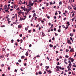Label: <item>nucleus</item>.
<instances>
[{
	"label": "nucleus",
	"instance_id": "nucleus-14",
	"mask_svg": "<svg viewBox=\"0 0 76 76\" xmlns=\"http://www.w3.org/2000/svg\"><path fill=\"white\" fill-rule=\"evenodd\" d=\"M70 60H71L72 61V62H73V61H74V59L73 58H72Z\"/></svg>",
	"mask_w": 76,
	"mask_h": 76
},
{
	"label": "nucleus",
	"instance_id": "nucleus-17",
	"mask_svg": "<svg viewBox=\"0 0 76 76\" xmlns=\"http://www.w3.org/2000/svg\"><path fill=\"white\" fill-rule=\"evenodd\" d=\"M47 72H49L50 73H51V70H49V71L48 70Z\"/></svg>",
	"mask_w": 76,
	"mask_h": 76
},
{
	"label": "nucleus",
	"instance_id": "nucleus-43",
	"mask_svg": "<svg viewBox=\"0 0 76 76\" xmlns=\"http://www.w3.org/2000/svg\"><path fill=\"white\" fill-rule=\"evenodd\" d=\"M25 30L26 31H27V30H28V28H25Z\"/></svg>",
	"mask_w": 76,
	"mask_h": 76
},
{
	"label": "nucleus",
	"instance_id": "nucleus-56",
	"mask_svg": "<svg viewBox=\"0 0 76 76\" xmlns=\"http://www.w3.org/2000/svg\"><path fill=\"white\" fill-rule=\"evenodd\" d=\"M70 38L71 39V40L72 41V37H70Z\"/></svg>",
	"mask_w": 76,
	"mask_h": 76
},
{
	"label": "nucleus",
	"instance_id": "nucleus-53",
	"mask_svg": "<svg viewBox=\"0 0 76 76\" xmlns=\"http://www.w3.org/2000/svg\"><path fill=\"white\" fill-rule=\"evenodd\" d=\"M53 30H54V31H56V28H54Z\"/></svg>",
	"mask_w": 76,
	"mask_h": 76
},
{
	"label": "nucleus",
	"instance_id": "nucleus-44",
	"mask_svg": "<svg viewBox=\"0 0 76 76\" xmlns=\"http://www.w3.org/2000/svg\"><path fill=\"white\" fill-rule=\"evenodd\" d=\"M24 66H26V63H25L24 64Z\"/></svg>",
	"mask_w": 76,
	"mask_h": 76
},
{
	"label": "nucleus",
	"instance_id": "nucleus-41",
	"mask_svg": "<svg viewBox=\"0 0 76 76\" xmlns=\"http://www.w3.org/2000/svg\"><path fill=\"white\" fill-rule=\"evenodd\" d=\"M72 66L74 67H76V66L75 65H73Z\"/></svg>",
	"mask_w": 76,
	"mask_h": 76
},
{
	"label": "nucleus",
	"instance_id": "nucleus-51",
	"mask_svg": "<svg viewBox=\"0 0 76 76\" xmlns=\"http://www.w3.org/2000/svg\"><path fill=\"white\" fill-rule=\"evenodd\" d=\"M31 46H32V45L31 44H30L29 45V47H31Z\"/></svg>",
	"mask_w": 76,
	"mask_h": 76
},
{
	"label": "nucleus",
	"instance_id": "nucleus-46",
	"mask_svg": "<svg viewBox=\"0 0 76 76\" xmlns=\"http://www.w3.org/2000/svg\"><path fill=\"white\" fill-rule=\"evenodd\" d=\"M66 53H67V52H68V51H69V50H67V49H66Z\"/></svg>",
	"mask_w": 76,
	"mask_h": 76
},
{
	"label": "nucleus",
	"instance_id": "nucleus-50",
	"mask_svg": "<svg viewBox=\"0 0 76 76\" xmlns=\"http://www.w3.org/2000/svg\"><path fill=\"white\" fill-rule=\"evenodd\" d=\"M10 4H9L8 5V7L9 8V7H10Z\"/></svg>",
	"mask_w": 76,
	"mask_h": 76
},
{
	"label": "nucleus",
	"instance_id": "nucleus-57",
	"mask_svg": "<svg viewBox=\"0 0 76 76\" xmlns=\"http://www.w3.org/2000/svg\"><path fill=\"white\" fill-rule=\"evenodd\" d=\"M50 4H53V3L51 2H50Z\"/></svg>",
	"mask_w": 76,
	"mask_h": 76
},
{
	"label": "nucleus",
	"instance_id": "nucleus-6",
	"mask_svg": "<svg viewBox=\"0 0 76 76\" xmlns=\"http://www.w3.org/2000/svg\"><path fill=\"white\" fill-rule=\"evenodd\" d=\"M6 8H7V5H6L4 7V10H6Z\"/></svg>",
	"mask_w": 76,
	"mask_h": 76
},
{
	"label": "nucleus",
	"instance_id": "nucleus-4",
	"mask_svg": "<svg viewBox=\"0 0 76 76\" xmlns=\"http://www.w3.org/2000/svg\"><path fill=\"white\" fill-rule=\"evenodd\" d=\"M70 52H73L74 51L73 48H72L69 51Z\"/></svg>",
	"mask_w": 76,
	"mask_h": 76
},
{
	"label": "nucleus",
	"instance_id": "nucleus-25",
	"mask_svg": "<svg viewBox=\"0 0 76 76\" xmlns=\"http://www.w3.org/2000/svg\"><path fill=\"white\" fill-rule=\"evenodd\" d=\"M70 41L68 40L67 41V43H69V44H70Z\"/></svg>",
	"mask_w": 76,
	"mask_h": 76
},
{
	"label": "nucleus",
	"instance_id": "nucleus-21",
	"mask_svg": "<svg viewBox=\"0 0 76 76\" xmlns=\"http://www.w3.org/2000/svg\"><path fill=\"white\" fill-rule=\"evenodd\" d=\"M58 32H61V30H60V29L58 30Z\"/></svg>",
	"mask_w": 76,
	"mask_h": 76
},
{
	"label": "nucleus",
	"instance_id": "nucleus-47",
	"mask_svg": "<svg viewBox=\"0 0 76 76\" xmlns=\"http://www.w3.org/2000/svg\"><path fill=\"white\" fill-rule=\"evenodd\" d=\"M25 1L23 2L22 3V4H25Z\"/></svg>",
	"mask_w": 76,
	"mask_h": 76
},
{
	"label": "nucleus",
	"instance_id": "nucleus-35",
	"mask_svg": "<svg viewBox=\"0 0 76 76\" xmlns=\"http://www.w3.org/2000/svg\"><path fill=\"white\" fill-rule=\"evenodd\" d=\"M20 37H22V34H21L20 35H19Z\"/></svg>",
	"mask_w": 76,
	"mask_h": 76
},
{
	"label": "nucleus",
	"instance_id": "nucleus-7",
	"mask_svg": "<svg viewBox=\"0 0 76 76\" xmlns=\"http://www.w3.org/2000/svg\"><path fill=\"white\" fill-rule=\"evenodd\" d=\"M20 20H25V19L23 18H21V17H20Z\"/></svg>",
	"mask_w": 76,
	"mask_h": 76
},
{
	"label": "nucleus",
	"instance_id": "nucleus-29",
	"mask_svg": "<svg viewBox=\"0 0 76 76\" xmlns=\"http://www.w3.org/2000/svg\"><path fill=\"white\" fill-rule=\"evenodd\" d=\"M25 58V56H21V58H22H22Z\"/></svg>",
	"mask_w": 76,
	"mask_h": 76
},
{
	"label": "nucleus",
	"instance_id": "nucleus-3",
	"mask_svg": "<svg viewBox=\"0 0 76 76\" xmlns=\"http://www.w3.org/2000/svg\"><path fill=\"white\" fill-rule=\"evenodd\" d=\"M32 9V8L31 7H30L28 9V10L27 11V13L28 14V13H29V12L30 11V10H31Z\"/></svg>",
	"mask_w": 76,
	"mask_h": 76
},
{
	"label": "nucleus",
	"instance_id": "nucleus-31",
	"mask_svg": "<svg viewBox=\"0 0 76 76\" xmlns=\"http://www.w3.org/2000/svg\"><path fill=\"white\" fill-rule=\"evenodd\" d=\"M11 41L12 42V43H13V41H14V40L13 39H12L11 40Z\"/></svg>",
	"mask_w": 76,
	"mask_h": 76
},
{
	"label": "nucleus",
	"instance_id": "nucleus-13",
	"mask_svg": "<svg viewBox=\"0 0 76 76\" xmlns=\"http://www.w3.org/2000/svg\"><path fill=\"white\" fill-rule=\"evenodd\" d=\"M1 58H3V57H4V56L3 55H2L0 56Z\"/></svg>",
	"mask_w": 76,
	"mask_h": 76
},
{
	"label": "nucleus",
	"instance_id": "nucleus-54",
	"mask_svg": "<svg viewBox=\"0 0 76 76\" xmlns=\"http://www.w3.org/2000/svg\"><path fill=\"white\" fill-rule=\"evenodd\" d=\"M58 12H59V14H61V12H60V11H58Z\"/></svg>",
	"mask_w": 76,
	"mask_h": 76
},
{
	"label": "nucleus",
	"instance_id": "nucleus-8",
	"mask_svg": "<svg viewBox=\"0 0 76 76\" xmlns=\"http://www.w3.org/2000/svg\"><path fill=\"white\" fill-rule=\"evenodd\" d=\"M25 55L26 56H28V51H27Z\"/></svg>",
	"mask_w": 76,
	"mask_h": 76
},
{
	"label": "nucleus",
	"instance_id": "nucleus-24",
	"mask_svg": "<svg viewBox=\"0 0 76 76\" xmlns=\"http://www.w3.org/2000/svg\"><path fill=\"white\" fill-rule=\"evenodd\" d=\"M2 50L4 51H6V50H5V49H4V48H3L2 49Z\"/></svg>",
	"mask_w": 76,
	"mask_h": 76
},
{
	"label": "nucleus",
	"instance_id": "nucleus-60",
	"mask_svg": "<svg viewBox=\"0 0 76 76\" xmlns=\"http://www.w3.org/2000/svg\"><path fill=\"white\" fill-rule=\"evenodd\" d=\"M70 74H71V72H69V75H70Z\"/></svg>",
	"mask_w": 76,
	"mask_h": 76
},
{
	"label": "nucleus",
	"instance_id": "nucleus-33",
	"mask_svg": "<svg viewBox=\"0 0 76 76\" xmlns=\"http://www.w3.org/2000/svg\"><path fill=\"white\" fill-rule=\"evenodd\" d=\"M20 41H21V42H20L21 43H22V42H23V40L22 39H21L20 40Z\"/></svg>",
	"mask_w": 76,
	"mask_h": 76
},
{
	"label": "nucleus",
	"instance_id": "nucleus-63",
	"mask_svg": "<svg viewBox=\"0 0 76 76\" xmlns=\"http://www.w3.org/2000/svg\"><path fill=\"white\" fill-rule=\"evenodd\" d=\"M50 16H48L47 17V18H48V19H50Z\"/></svg>",
	"mask_w": 76,
	"mask_h": 76
},
{
	"label": "nucleus",
	"instance_id": "nucleus-2",
	"mask_svg": "<svg viewBox=\"0 0 76 76\" xmlns=\"http://www.w3.org/2000/svg\"><path fill=\"white\" fill-rule=\"evenodd\" d=\"M34 5V4L33 3H32V1H30L29 2V4L27 5V6H29V7H31L32 6H33Z\"/></svg>",
	"mask_w": 76,
	"mask_h": 76
},
{
	"label": "nucleus",
	"instance_id": "nucleus-20",
	"mask_svg": "<svg viewBox=\"0 0 76 76\" xmlns=\"http://www.w3.org/2000/svg\"><path fill=\"white\" fill-rule=\"evenodd\" d=\"M68 8L69 9H71V7L70 6H69L68 7Z\"/></svg>",
	"mask_w": 76,
	"mask_h": 76
},
{
	"label": "nucleus",
	"instance_id": "nucleus-52",
	"mask_svg": "<svg viewBox=\"0 0 76 76\" xmlns=\"http://www.w3.org/2000/svg\"><path fill=\"white\" fill-rule=\"evenodd\" d=\"M11 1V0H10V1H8V3H10V1Z\"/></svg>",
	"mask_w": 76,
	"mask_h": 76
},
{
	"label": "nucleus",
	"instance_id": "nucleus-22",
	"mask_svg": "<svg viewBox=\"0 0 76 76\" xmlns=\"http://www.w3.org/2000/svg\"><path fill=\"white\" fill-rule=\"evenodd\" d=\"M73 9L74 10H76V6H74V7L73 8Z\"/></svg>",
	"mask_w": 76,
	"mask_h": 76
},
{
	"label": "nucleus",
	"instance_id": "nucleus-23",
	"mask_svg": "<svg viewBox=\"0 0 76 76\" xmlns=\"http://www.w3.org/2000/svg\"><path fill=\"white\" fill-rule=\"evenodd\" d=\"M56 68L57 69H59V67H58V66H56Z\"/></svg>",
	"mask_w": 76,
	"mask_h": 76
},
{
	"label": "nucleus",
	"instance_id": "nucleus-42",
	"mask_svg": "<svg viewBox=\"0 0 76 76\" xmlns=\"http://www.w3.org/2000/svg\"><path fill=\"white\" fill-rule=\"evenodd\" d=\"M21 61H21V60H20V59L18 60V62H20V63Z\"/></svg>",
	"mask_w": 76,
	"mask_h": 76
},
{
	"label": "nucleus",
	"instance_id": "nucleus-1",
	"mask_svg": "<svg viewBox=\"0 0 76 76\" xmlns=\"http://www.w3.org/2000/svg\"><path fill=\"white\" fill-rule=\"evenodd\" d=\"M71 66H72V64L70 63L69 64V66H68L67 67V68L68 69V71H70V70L72 71V68H71Z\"/></svg>",
	"mask_w": 76,
	"mask_h": 76
},
{
	"label": "nucleus",
	"instance_id": "nucleus-28",
	"mask_svg": "<svg viewBox=\"0 0 76 76\" xmlns=\"http://www.w3.org/2000/svg\"><path fill=\"white\" fill-rule=\"evenodd\" d=\"M68 26H67L65 27V29H67L68 28Z\"/></svg>",
	"mask_w": 76,
	"mask_h": 76
},
{
	"label": "nucleus",
	"instance_id": "nucleus-9",
	"mask_svg": "<svg viewBox=\"0 0 76 76\" xmlns=\"http://www.w3.org/2000/svg\"><path fill=\"white\" fill-rule=\"evenodd\" d=\"M49 46L50 48H52L53 47V45L50 44L49 45Z\"/></svg>",
	"mask_w": 76,
	"mask_h": 76
},
{
	"label": "nucleus",
	"instance_id": "nucleus-49",
	"mask_svg": "<svg viewBox=\"0 0 76 76\" xmlns=\"http://www.w3.org/2000/svg\"><path fill=\"white\" fill-rule=\"evenodd\" d=\"M39 26V24H38L37 26H36V27L38 28V26Z\"/></svg>",
	"mask_w": 76,
	"mask_h": 76
},
{
	"label": "nucleus",
	"instance_id": "nucleus-45",
	"mask_svg": "<svg viewBox=\"0 0 76 76\" xmlns=\"http://www.w3.org/2000/svg\"><path fill=\"white\" fill-rule=\"evenodd\" d=\"M75 20V18H73V19H72V21H73V20Z\"/></svg>",
	"mask_w": 76,
	"mask_h": 76
},
{
	"label": "nucleus",
	"instance_id": "nucleus-37",
	"mask_svg": "<svg viewBox=\"0 0 76 76\" xmlns=\"http://www.w3.org/2000/svg\"><path fill=\"white\" fill-rule=\"evenodd\" d=\"M31 30H28V32H29V33H31Z\"/></svg>",
	"mask_w": 76,
	"mask_h": 76
},
{
	"label": "nucleus",
	"instance_id": "nucleus-11",
	"mask_svg": "<svg viewBox=\"0 0 76 76\" xmlns=\"http://www.w3.org/2000/svg\"><path fill=\"white\" fill-rule=\"evenodd\" d=\"M49 67L48 66H45L46 69H49Z\"/></svg>",
	"mask_w": 76,
	"mask_h": 76
},
{
	"label": "nucleus",
	"instance_id": "nucleus-48",
	"mask_svg": "<svg viewBox=\"0 0 76 76\" xmlns=\"http://www.w3.org/2000/svg\"><path fill=\"white\" fill-rule=\"evenodd\" d=\"M11 22V21H8V23H10Z\"/></svg>",
	"mask_w": 76,
	"mask_h": 76
},
{
	"label": "nucleus",
	"instance_id": "nucleus-36",
	"mask_svg": "<svg viewBox=\"0 0 76 76\" xmlns=\"http://www.w3.org/2000/svg\"><path fill=\"white\" fill-rule=\"evenodd\" d=\"M56 48V46H54L53 47V49L54 50V49H55V48Z\"/></svg>",
	"mask_w": 76,
	"mask_h": 76
},
{
	"label": "nucleus",
	"instance_id": "nucleus-62",
	"mask_svg": "<svg viewBox=\"0 0 76 76\" xmlns=\"http://www.w3.org/2000/svg\"><path fill=\"white\" fill-rule=\"evenodd\" d=\"M40 57L39 55H37V56H36V57Z\"/></svg>",
	"mask_w": 76,
	"mask_h": 76
},
{
	"label": "nucleus",
	"instance_id": "nucleus-18",
	"mask_svg": "<svg viewBox=\"0 0 76 76\" xmlns=\"http://www.w3.org/2000/svg\"><path fill=\"white\" fill-rule=\"evenodd\" d=\"M35 16H36V14L35 13H34L33 15V17H35Z\"/></svg>",
	"mask_w": 76,
	"mask_h": 76
},
{
	"label": "nucleus",
	"instance_id": "nucleus-55",
	"mask_svg": "<svg viewBox=\"0 0 76 76\" xmlns=\"http://www.w3.org/2000/svg\"><path fill=\"white\" fill-rule=\"evenodd\" d=\"M74 57L76 56V52L75 53V55H74Z\"/></svg>",
	"mask_w": 76,
	"mask_h": 76
},
{
	"label": "nucleus",
	"instance_id": "nucleus-12",
	"mask_svg": "<svg viewBox=\"0 0 76 76\" xmlns=\"http://www.w3.org/2000/svg\"><path fill=\"white\" fill-rule=\"evenodd\" d=\"M14 7L15 9H16V8H18V7L17 6L15 5V6H14Z\"/></svg>",
	"mask_w": 76,
	"mask_h": 76
},
{
	"label": "nucleus",
	"instance_id": "nucleus-30",
	"mask_svg": "<svg viewBox=\"0 0 76 76\" xmlns=\"http://www.w3.org/2000/svg\"><path fill=\"white\" fill-rule=\"evenodd\" d=\"M65 57H66V58H69V56H67V55H66V56H65Z\"/></svg>",
	"mask_w": 76,
	"mask_h": 76
},
{
	"label": "nucleus",
	"instance_id": "nucleus-59",
	"mask_svg": "<svg viewBox=\"0 0 76 76\" xmlns=\"http://www.w3.org/2000/svg\"><path fill=\"white\" fill-rule=\"evenodd\" d=\"M55 15H57V12H56L55 13Z\"/></svg>",
	"mask_w": 76,
	"mask_h": 76
},
{
	"label": "nucleus",
	"instance_id": "nucleus-64",
	"mask_svg": "<svg viewBox=\"0 0 76 76\" xmlns=\"http://www.w3.org/2000/svg\"><path fill=\"white\" fill-rule=\"evenodd\" d=\"M54 19H56V16H55L54 18Z\"/></svg>",
	"mask_w": 76,
	"mask_h": 76
},
{
	"label": "nucleus",
	"instance_id": "nucleus-32",
	"mask_svg": "<svg viewBox=\"0 0 76 76\" xmlns=\"http://www.w3.org/2000/svg\"><path fill=\"white\" fill-rule=\"evenodd\" d=\"M59 68L61 70L62 69V68H61V66H59Z\"/></svg>",
	"mask_w": 76,
	"mask_h": 76
},
{
	"label": "nucleus",
	"instance_id": "nucleus-16",
	"mask_svg": "<svg viewBox=\"0 0 76 76\" xmlns=\"http://www.w3.org/2000/svg\"><path fill=\"white\" fill-rule=\"evenodd\" d=\"M70 35L71 37H73V34H72V33H70Z\"/></svg>",
	"mask_w": 76,
	"mask_h": 76
},
{
	"label": "nucleus",
	"instance_id": "nucleus-19",
	"mask_svg": "<svg viewBox=\"0 0 76 76\" xmlns=\"http://www.w3.org/2000/svg\"><path fill=\"white\" fill-rule=\"evenodd\" d=\"M22 4V1H20V2H19V4Z\"/></svg>",
	"mask_w": 76,
	"mask_h": 76
},
{
	"label": "nucleus",
	"instance_id": "nucleus-61",
	"mask_svg": "<svg viewBox=\"0 0 76 76\" xmlns=\"http://www.w3.org/2000/svg\"><path fill=\"white\" fill-rule=\"evenodd\" d=\"M46 6H48V5H49V4H48V3H47V4H46Z\"/></svg>",
	"mask_w": 76,
	"mask_h": 76
},
{
	"label": "nucleus",
	"instance_id": "nucleus-38",
	"mask_svg": "<svg viewBox=\"0 0 76 76\" xmlns=\"http://www.w3.org/2000/svg\"><path fill=\"white\" fill-rule=\"evenodd\" d=\"M56 71H57V72H58V71H60V69H56Z\"/></svg>",
	"mask_w": 76,
	"mask_h": 76
},
{
	"label": "nucleus",
	"instance_id": "nucleus-40",
	"mask_svg": "<svg viewBox=\"0 0 76 76\" xmlns=\"http://www.w3.org/2000/svg\"><path fill=\"white\" fill-rule=\"evenodd\" d=\"M26 11H27V13H28V9H25Z\"/></svg>",
	"mask_w": 76,
	"mask_h": 76
},
{
	"label": "nucleus",
	"instance_id": "nucleus-26",
	"mask_svg": "<svg viewBox=\"0 0 76 76\" xmlns=\"http://www.w3.org/2000/svg\"><path fill=\"white\" fill-rule=\"evenodd\" d=\"M59 5H61V4H62L61 2V1H60L59 3Z\"/></svg>",
	"mask_w": 76,
	"mask_h": 76
},
{
	"label": "nucleus",
	"instance_id": "nucleus-58",
	"mask_svg": "<svg viewBox=\"0 0 76 76\" xmlns=\"http://www.w3.org/2000/svg\"><path fill=\"white\" fill-rule=\"evenodd\" d=\"M66 20V18H64V20Z\"/></svg>",
	"mask_w": 76,
	"mask_h": 76
},
{
	"label": "nucleus",
	"instance_id": "nucleus-5",
	"mask_svg": "<svg viewBox=\"0 0 76 76\" xmlns=\"http://www.w3.org/2000/svg\"><path fill=\"white\" fill-rule=\"evenodd\" d=\"M21 9H22L24 11H26V10H25V8H23V7H21Z\"/></svg>",
	"mask_w": 76,
	"mask_h": 76
},
{
	"label": "nucleus",
	"instance_id": "nucleus-27",
	"mask_svg": "<svg viewBox=\"0 0 76 76\" xmlns=\"http://www.w3.org/2000/svg\"><path fill=\"white\" fill-rule=\"evenodd\" d=\"M5 12H8V10H5Z\"/></svg>",
	"mask_w": 76,
	"mask_h": 76
},
{
	"label": "nucleus",
	"instance_id": "nucleus-34",
	"mask_svg": "<svg viewBox=\"0 0 76 76\" xmlns=\"http://www.w3.org/2000/svg\"><path fill=\"white\" fill-rule=\"evenodd\" d=\"M18 27L19 28H21V26L20 25H19L18 26Z\"/></svg>",
	"mask_w": 76,
	"mask_h": 76
},
{
	"label": "nucleus",
	"instance_id": "nucleus-10",
	"mask_svg": "<svg viewBox=\"0 0 76 76\" xmlns=\"http://www.w3.org/2000/svg\"><path fill=\"white\" fill-rule=\"evenodd\" d=\"M38 73L39 75H41L42 74V72H41V71H39Z\"/></svg>",
	"mask_w": 76,
	"mask_h": 76
},
{
	"label": "nucleus",
	"instance_id": "nucleus-39",
	"mask_svg": "<svg viewBox=\"0 0 76 76\" xmlns=\"http://www.w3.org/2000/svg\"><path fill=\"white\" fill-rule=\"evenodd\" d=\"M20 13H22V12L21 11V10H20V12H18V14H20Z\"/></svg>",
	"mask_w": 76,
	"mask_h": 76
},
{
	"label": "nucleus",
	"instance_id": "nucleus-15",
	"mask_svg": "<svg viewBox=\"0 0 76 76\" xmlns=\"http://www.w3.org/2000/svg\"><path fill=\"white\" fill-rule=\"evenodd\" d=\"M66 24H67V25H68V26H69L70 25V24L69 23V21H68L67 22Z\"/></svg>",
	"mask_w": 76,
	"mask_h": 76
}]
</instances>
